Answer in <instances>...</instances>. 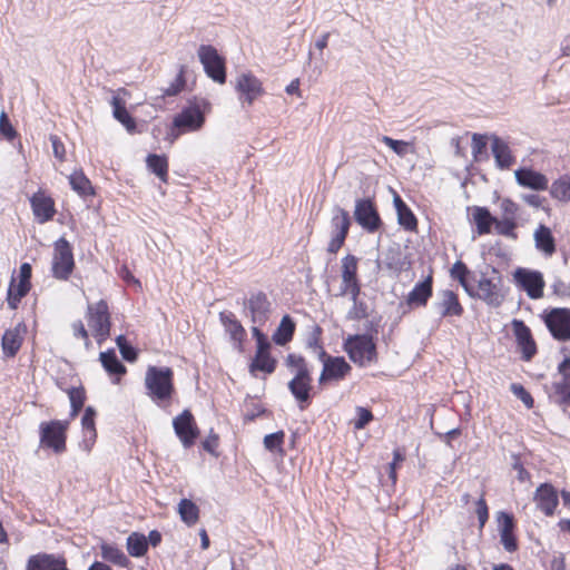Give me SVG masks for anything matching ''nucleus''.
Listing matches in <instances>:
<instances>
[{"label": "nucleus", "mask_w": 570, "mask_h": 570, "mask_svg": "<svg viewBox=\"0 0 570 570\" xmlns=\"http://www.w3.org/2000/svg\"><path fill=\"white\" fill-rule=\"evenodd\" d=\"M145 387L147 390L146 394L157 406L161 409L169 406L176 394L173 368L169 366H149L145 376Z\"/></svg>", "instance_id": "f257e3e1"}, {"label": "nucleus", "mask_w": 570, "mask_h": 570, "mask_svg": "<svg viewBox=\"0 0 570 570\" xmlns=\"http://www.w3.org/2000/svg\"><path fill=\"white\" fill-rule=\"evenodd\" d=\"M493 277H487V272H481V277L478 279V289L473 286L472 298H478L484 302L489 307L498 308L505 301L508 288L503 287V278L500 271L494 266H489Z\"/></svg>", "instance_id": "f03ea898"}, {"label": "nucleus", "mask_w": 570, "mask_h": 570, "mask_svg": "<svg viewBox=\"0 0 570 570\" xmlns=\"http://www.w3.org/2000/svg\"><path fill=\"white\" fill-rule=\"evenodd\" d=\"M209 110L210 102L207 99L194 97L174 116V127H181L185 132L197 131L204 126L205 114Z\"/></svg>", "instance_id": "7ed1b4c3"}, {"label": "nucleus", "mask_w": 570, "mask_h": 570, "mask_svg": "<svg viewBox=\"0 0 570 570\" xmlns=\"http://www.w3.org/2000/svg\"><path fill=\"white\" fill-rule=\"evenodd\" d=\"M70 420H51L39 425V440L42 449H49L56 454H61L67 449V432Z\"/></svg>", "instance_id": "20e7f679"}, {"label": "nucleus", "mask_w": 570, "mask_h": 570, "mask_svg": "<svg viewBox=\"0 0 570 570\" xmlns=\"http://www.w3.org/2000/svg\"><path fill=\"white\" fill-rule=\"evenodd\" d=\"M344 351L350 360L358 366L377 362L376 341L368 335L353 334L343 343Z\"/></svg>", "instance_id": "39448f33"}, {"label": "nucleus", "mask_w": 570, "mask_h": 570, "mask_svg": "<svg viewBox=\"0 0 570 570\" xmlns=\"http://www.w3.org/2000/svg\"><path fill=\"white\" fill-rule=\"evenodd\" d=\"M76 267L73 248L70 242L61 236L53 243L51 263L52 277L58 281H68Z\"/></svg>", "instance_id": "423d86ee"}, {"label": "nucleus", "mask_w": 570, "mask_h": 570, "mask_svg": "<svg viewBox=\"0 0 570 570\" xmlns=\"http://www.w3.org/2000/svg\"><path fill=\"white\" fill-rule=\"evenodd\" d=\"M86 318L94 336L97 338V343L101 345L110 336L112 325L107 301L100 299L97 303H89Z\"/></svg>", "instance_id": "0eeeda50"}, {"label": "nucleus", "mask_w": 570, "mask_h": 570, "mask_svg": "<svg viewBox=\"0 0 570 570\" xmlns=\"http://www.w3.org/2000/svg\"><path fill=\"white\" fill-rule=\"evenodd\" d=\"M197 56L206 76L214 82L224 85L227 79L226 58L212 45H200Z\"/></svg>", "instance_id": "6e6552de"}, {"label": "nucleus", "mask_w": 570, "mask_h": 570, "mask_svg": "<svg viewBox=\"0 0 570 570\" xmlns=\"http://www.w3.org/2000/svg\"><path fill=\"white\" fill-rule=\"evenodd\" d=\"M512 281L531 299H540L544 295L546 281L538 269L517 267L512 272Z\"/></svg>", "instance_id": "1a4fd4ad"}, {"label": "nucleus", "mask_w": 570, "mask_h": 570, "mask_svg": "<svg viewBox=\"0 0 570 570\" xmlns=\"http://www.w3.org/2000/svg\"><path fill=\"white\" fill-rule=\"evenodd\" d=\"M353 218L368 234H374L383 227L375 200L371 197L355 200Z\"/></svg>", "instance_id": "9d476101"}, {"label": "nucleus", "mask_w": 570, "mask_h": 570, "mask_svg": "<svg viewBox=\"0 0 570 570\" xmlns=\"http://www.w3.org/2000/svg\"><path fill=\"white\" fill-rule=\"evenodd\" d=\"M541 318L554 340L559 342L570 341V308H547L543 311Z\"/></svg>", "instance_id": "9b49d317"}, {"label": "nucleus", "mask_w": 570, "mask_h": 570, "mask_svg": "<svg viewBox=\"0 0 570 570\" xmlns=\"http://www.w3.org/2000/svg\"><path fill=\"white\" fill-rule=\"evenodd\" d=\"M244 312L253 324L264 325L271 317L273 305L267 294L263 291H255L249 297L243 299Z\"/></svg>", "instance_id": "f8f14e48"}, {"label": "nucleus", "mask_w": 570, "mask_h": 570, "mask_svg": "<svg viewBox=\"0 0 570 570\" xmlns=\"http://www.w3.org/2000/svg\"><path fill=\"white\" fill-rule=\"evenodd\" d=\"M352 225V218L348 212L340 206L334 209L331 219L332 238L327 245L330 254H336L345 244Z\"/></svg>", "instance_id": "ddd939ff"}, {"label": "nucleus", "mask_w": 570, "mask_h": 570, "mask_svg": "<svg viewBox=\"0 0 570 570\" xmlns=\"http://www.w3.org/2000/svg\"><path fill=\"white\" fill-rule=\"evenodd\" d=\"M511 328L520 358L523 362H531L538 354V345L531 332V328L522 320L513 318Z\"/></svg>", "instance_id": "4468645a"}, {"label": "nucleus", "mask_w": 570, "mask_h": 570, "mask_svg": "<svg viewBox=\"0 0 570 570\" xmlns=\"http://www.w3.org/2000/svg\"><path fill=\"white\" fill-rule=\"evenodd\" d=\"M431 308L438 315L439 321L461 317L464 314V307L459 299V295L451 289L439 291Z\"/></svg>", "instance_id": "2eb2a0df"}, {"label": "nucleus", "mask_w": 570, "mask_h": 570, "mask_svg": "<svg viewBox=\"0 0 570 570\" xmlns=\"http://www.w3.org/2000/svg\"><path fill=\"white\" fill-rule=\"evenodd\" d=\"M173 428L185 449H190L196 443L200 433L189 409H185L179 415L174 417Z\"/></svg>", "instance_id": "dca6fc26"}, {"label": "nucleus", "mask_w": 570, "mask_h": 570, "mask_svg": "<svg viewBox=\"0 0 570 570\" xmlns=\"http://www.w3.org/2000/svg\"><path fill=\"white\" fill-rule=\"evenodd\" d=\"M235 90L243 107L252 106L258 97L265 94L262 81L252 72L237 76Z\"/></svg>", "instance_id": "f3484780"}, {"label": "nucleus", "mask_w": 570, "mask_h": 570, "mask_svg": "<svg viewBox=\"0 0 570 570\" xmlns=\"http://www.w3.org/2000/svg\"><path fill=\"white\" fill-rule=\"evenodd\" d=\"M498 522V531L500 534V542L504 550L514 552L519 549L518 538L515 535L517 521L511 512L499 511L495 515Z\"/></svg>", "instance_id": "a211bd4d"}, {"label": "nucleus", "mask_w": 570, "mask_h": 570, "mask_svg": "<svg viewBox=\"0 0 570 570\" xmlns=\"http://www.w3.org/2000/svg\"><path fill=\"white\" fill-rule=\"evenodd\" d=\"M351 372L352 366L344 356H334L323 366L318 377V385L326 386L331 383H338L345 380Z\"/></svg>", "instance_id": "6ab92c4d"}, {"label": "nucleus", "mask_w": 570, "mask_h": 570, "mask_svg": "<svg viewBox=\"0 0 570 570\" xmlns=\"http://www.w3.org/2000/svg\"><path fill=\"white\" fill-rule=\"evenodd\" d=\"M558 373L562 379L552 383L553 395H550V399H553L556 404L566 410L570 406V356H564L559 363Z\"/></svg>", "instance_id": "aec40b11"}, {"label": "nucleus", "mask_w": 570, "mask_h": 570, "mask_svg": "<svg viewBox=\"0 0 570 570\" xmlns=\"http://www.w3.org/2000/svg\"><path fill=\"white\" fill-rule=\"evenodd\" d=\"M313 377L312 375H294L287 383V389L294 400L297 402L299 410H306L313 401Z\"/></svg>", "instance_id": "412c9836"}, {"label": "nucleus", "mask_w": 570, "mask_h": 570, "mask_svg": "<svg viewBox=\"0 0 570 570\" xmlns=\"http://www.w3.org/2000/svg\"><path fill=\"white\" fill-rule=\"evenodd\" d=\"M533 501L544 515L551 517L559 504V492L552 483L543 482L535 489Z\"/></svg>", "instance_id": "4be33fe9"}, {"label": "nucleus", "mask_w": 570, "mask_h": 570, "mask_svg": "<svg viewBox=\"0 0 570 570\" xmlns=\"http://www.w3.org/2000/svg\"><path fill=\"white\" fill-rule=\"evenodd\" d=\"M29 202L32 214L39 224H46L53 219L57 210L51 196L38 190L29 198Z\"/></svg>", "instance_id": "5701e85b"}, {"label": "nucleus", "mask_w": 570, "mask_h": 570, "mask_svg": "<svg viewBox=\"0 0 570 570\" xmlns=\"http://www.w3.org/2000/svg\"><path fill=\"white\" fill-rule=\"evenodd\" d=\"M26 570H70L62 554L39 552L28 558Z\"/></svg>", "instance_id": "b1692460"}, {"label": "nucleus", "mask_w": 570, "mask_h": 570, "mask_svg": "<svg viewBox=\"0 0 570 570\" xmlns=\"http://www.w3.org/2000/svg\"><path fill=\"white\" fill-rule=\"evenodd\" d=\"M514 177L518 185L535 191L547 190L549 187L547 176L531 167L518 168L514 171Z\"/></svg>", "instance_id": "393cba45"}, {"label": "nucleus", "mask_w": 570, "mask_h": 570, "mask_svg": "<svg viewBox=\"0 0 570 570\" xmlns=\"http://www.w3.org/2000/svg\"><path fill=\"white\" fill-rule=\"evenodd\" d=\"M433 295V277L428 275L424 279L417 282L407 294L405 304L410 308L426 306Z\"/></svg>", "instance_id": "a878e982"}, {"label": "nucleus", "mask_w": 570, "mask_h": 570, "mask_svg": "<svg viewBox=\"0 0 570 570\" xmlns=\"http://www.w3.org/2000/svg\"><path fill=\"white\" fill-rule=\"evenodd\" d=\"M490 139L495 166L501 170L511 168L515 164V157L512 155L509 145L495 134H492Z\"/></svg>", "instance_id": "bb28decb"}, {"label": "nucleus", "mask_w": 570, "mask_h": 570, "mask_svg": "<svg viewBox=\"0 0 570 570\" xmlns=\"http://www.w3.org/2000/svg\"><path fill=\"white\" fill-rule=\"evenodd\" d=\"M26 324L19 323L13 330H6L1 337V347L2 353L6 357H14L23 342V337L21 336V331L26 332Z\"/></svg>", "instance_id": "cd10ccee"}, {"label": "nucleus", "mask_w": 570, "mask_h": 570, "mask_svg": "<svg viewBox=\"0 0 570 570\" xmlns=\"http://www.w3.org/2000/svg\"><path fill=\"white\" fill-rule=\"evenodd\" d=\"M219 320L226 332L229 333L230 338L237 343L238 351L243 352V341L247 333L242 323L236 318L233 312H220Z\"/></svg>", "instance_id": "c85d7f7f"}, {"label": "nucleus", "mask_w": 570, "mask_h": 570, "mask_svg": "<svg viewBox=\"0 0 570 570\" xmlns=\"http://www.w3.org/2000/svg\"><path fill=\"white\" fill-rule=\"evenodd\" d=\"M99 361L104 370L114 376V383H118L120 377L126 374L127 368L124 363L118 358L115 348H108L99 354Z\"/></svg>", "instance_id": "c756f323"}, {"label": "nucleus", "mask_w": 570, "mask_h": 570, "mask_svg": "<svg viewBox=\"0 0 570 570\" xmlns=\"http://www.w3.org/2000/svg\"><path fill=\"white\" fill-rule=\"evenodd\" d=\"M393 204L397 215V223L409 232H415L417 229V218L402 199V197L394 191Z\"/></svg>", "instance_id": "7c9ffc66"}, {"label": "nucleus", "mask_w": 570, "mask_h": 570, "mask_svg": "<svg viewBox=\"0 0 570 570\" xmlns=\"http://www.w3.org/2000/svg\"><path fill=\"white\" fill-rule=\"evenodd\" d=\"M471 209L472 223L475 226L476 234L480 236L490 234L497 220V216L492 215L490 209L485 206H473Z\"/></svg>", "instance_id": "2f4dec72"}, {"label": "nucleus", "mask_w": 570, "mask_h": 570, "mask_svg": "<svg viewBox=\"0 0 570 570\" xmlns=\"http://www.w3.org/2000/svg\"><path fill=\"white\" fill-rule=\"evenodd\" d=\"M112 106V116L119 121L128 132H135L137 129L136 119L126 108V101L119 95H115L110 101Z\"/></svg>", "instance_id": "473e14b6"}, {"label": "nucleus", "mask_w": 570, "mask_h": 570, "mask_svg": "<svg viewBox=\"0 0 570 570\" xmlns=\"http://www.w3.org/2000/svg\"><path fill=\"white\" fill-rule=\"evenodd\" d=\"M296 331V322L289 315L285 314L272 335L273 342L278 346H285L292 342Z\"/></svg>", "instance_id": "72a5a7b5"}, {"label": "nucleus", "mask_w": 570, "mask_h": 570, "mask_svg": "<svg viewBox=\"0 0 570 570\" xmlns=\"http://www.w3.org/2000/svg\"><path fill=\"white\" fill-rule=\"evenodd\" d=\"M535 247L547 256H552L557 250L556 238L550 227L540 224L533 234Z\"/></svg>", "instance_id": "f704fd0d"}, {"label": "nucleus", "mask_w": 570, "mask_h": 570, "mask_svg": "<svg viewBox=\"0 0 570 570\" xmlns=\"http://www.w3.org/2000/svg\"><path fill=\"white\" fill-rule=\"evenodd\" d=\"M99 548L104 562L121 568H129L131 566L129 558L116 544L102 541Z\"/></svg>", "instance_id": "c9c22d12"}, {"label": "nucleus", "mask_w": 570, "mask_h": 570, "mask_svg": "<svg viewBox=\"0 0 570 570\" xmlns=\"http://www.w3.org/2000/svg\"><path fill=\"white\" fill-rule=\"evenodd\" d=\"M277 367V360L272 356L271 350L261 351V353H255L252 362L249 363V373L255 375L257 371L263 372L265 374H273Z\"/></svg>", "instance_id": "e433bc0d"}, {"label": "nucleus", "mask_w": 570, "mask_h": 570, "mask_svg": "<svg viewBox=\"0 0 570 570\" xmlns=\"http://www.w3.org/2000/svg\"><path fill=\"white\" fill-rule=\"evenodd\" d=\"M450 275L460 283L468 295H472L473 285L471 282H476V279L464 262L456 261L450 269Z\"/></svg>", "instance_id": "4c0bfd02"}, {"label": "nucleus", "mask_w": 570, "mask_h": 570, "mask_svg": "<svg viewBox=\"0 0 570 570\" xmlns=\"http://www.w3.org/2000/svg\"><path fill=\"white\" fill-rule=\"evenodd\" d=\"M147 169L157 176L163 183L168 181V157L165 154H148L146 157Z\"/></svg>", "instance_id": "58836bf2"}, {"label": "nucleus", "mask_w": 570, "mask_h": 570, "mask_svg": "<svg viewBox=\"0 0 570 570\" xmlns=\"http://www.w3.org/2000/svg\"><path fill=\"white\" fill-rule=\"evenodd\" d=\"M69 184L80 197L95 196L96 191L91 181L82 170H76L69 176Z\"/></svg>", "instance_id": "ea45409f"}, {"label": "nucleus", "mask_w": 570, "mask_h": 570, "mask_svg": "<svg viewBox=\"0 0 570 570\" xmlns=\"http://www.w3.org/2000/svg\"><path fill=\"white\" fill-rule=\"evenodd\" d=\"M126 548L129 556L141 558L148 552L147 538L141 532H132L126 540Z\"/></svg>", "instance_id": "a19ab883"}, {"label": "nucleus", "mask_w": 570, "mask_h": 570, "mask_svg": "<svg viewBox=\"0 0 570 570\" xmlns=\"http://www.w3.org/2000/svg\"><path fill=\"white\" fill-rule=\"evenodd\" d=\"M178 513L184 523L194 525L199 520V508L190 499H181L178 503Z\"/></svg>", "instance_id": "79ce46f5"}, {"label": "nucleus", "mask_w": 570, "mask_h": 570, "mask_svg": "<svg viewBox=\"0 0 570 570\" xmlns=\"http://www.w3.org/2000/svg\"><path fill=\"white\" fill-rule=\"evenodd\" d=\"M30 287L20 285L17 283L14 277L11 281L7 291V303L10 309H17L21 299L28 295Z\"/></svg>", "instance_id": "37998d69"}, {"label": "nucleus", "mask_w": 570, "mask_h": 570, "mask_svg": "<svg viewBox=\"0 0 570 570\" xmlns=\"http://www.w3.org/2000/svg\"><path fill=\"white\" fill-rule=\"evenodd\" d=\"M284 364L287 368L295 372L294 375H312L306 358L301 354L288 353L284 360Z\"/></svg>", "instance_id": "c03bdc74"}, {"label": "nucleus", "mask_w": 570, "mask_h": 570, "mask_svg": "<svg viewBox=\"0 0 570 570\" xmlns=\"http://www.w3.org/2000/svg\"><path fill=\"white\" fill-rule=\"evenodd\" d=\"M550 195L558 200L570 202V174L552 183L550 186Z\"/></svg>", "instance_id": "a18cd8bd"}, {"label": "nucleus", "mask_w": 570, "mask_h": 570, "mask_svg": "<svg viewBox=\"0 0 570 570\" xmlns=\"http://www.w3.org/2000/svg\"><path fill=\"white\" fill-rule=\"evenodd\" d=\"M489 139L490 136H488L487 134L474 132L472 135V156L474 161L480 163L489 158V154L487 150Z\"/></svg>", "instance_id": "49530a36"}, {"label": "nucleus", "mask_w": 570, "mask_h": 570, "mask_svg": "<svg viewBox=\"0 0 570 570\" xmlns=\"http://www.w3.org/2000/svg\"><path fill=\"white\" fill-rule=\"evenodd\" d=\"M357 263L358 258L352 254L342 258V284L358 279Z\"/></svg>", "instance_id": "de8ad7c7"}, {"label": "nucleus", "mask_w": 570, "mask_h": 570, "mask_svg": "<svg viewBox=\"0 0 570 570\" xmlns=\"http://www.w3.org/2000/svg\"><path fill=\"white\" fill-rule=\"evenodd\" d=\"M518 220L511 219L508 217L498 218L494 223V230L498 235L511 238L515 240L518 238V234L515 229L518 228Z\"/></svg>", "instance_id": "09e8293b"}, {"label": "nucleus", "mask_w": 570, "mask_h": 570, "mask_svg": "<svg viewBox=\"0 0 570 570\" xmlns=\"http://www.w3.org/2000/svg\"><path fill=\"white\" fill-rule=\"evenodd\" d=\"M284 442H285V432L283 430L276 431L274 433L266 434L263 440L264 448L269 452H276L279 455H284Z\"/></svg>", "instance_id": "8fccbe9b"}, {"label": "nucleus", "mask_w": 570, "mask_h": 570, "mask_svg": "<svg viewBox=\"0 0 570 570\" xmlns=\"http://www.w3.org/2000/svg\"><path fill=\"white\" fill-rule=\"evenodd\" d=\"M96 416H97V412L94 406L89 405V406L85 407L83 414L81 417V426H82V431L85 432V434H87V433L90 434V440H92V442L97 438Z\"/></svg>", "instance_id": "3c124183"}, {"label": "nucleus", "mask_w": 570, "mask_h": 570, "mask_svg": "<svg viewBox=\"0 0 570 570\" xmlns=\"http://www.w3.org/2000/svg\"><path fill=\"white\" fill-rule=\"evenodd\" d=\"M355 412L356 416L351 423L357 431L364 430L374 420L373 412L370 407L356 406Z\"/></svg>", "instance_id": "603ef678"}, {"label": "nucleus", "mask_w": 570, "mask_h": 570, "mask_svg": "<svg viewBox=\"0 0 570 570\" xmlns=\"http://www.w3.org/2000/svg\"><path fill=\"white\" fill-rule=\"evenodd\" d=\"M186 87V66L181 65L174 81L164 89V96L174 97L184 90Z\"/></svg>", "instance_id": "864d4df0"}, {"label": "nucleus", "mask_w": 570, "mask_h": 570, "mask_svg": "<svg viewBox=\"0 0 570 570\" xmlns=\"http://www.w3.org/2000/svg\"><path fill=\"white\" fill-rule=\"evenodd\" d=\"M510 391L524 404L527 409H532L534 406V399L522 384L512 383L510 385Z\"/></svg>", "instance_id": "5fc2aeb1"}, {"label": "nucleus", "mask_w": 570, "mask_h": 570, "mask_svg": "<svg viewBox=\"0 0 570 570\" xmlns=\"http://www.w3.org/2000/svg\"><path fill=\"white\" fill-rule=\"evenodd\" d=\"M0 135L8 141H12L18 137V131L11 124V120L6 111L0 114Z\"/></svg>", "instance_id": "6e6d98bb"}, {"label": "nucleus", "mask_w": 570, "mask_h": 570, "mask_svg": "<svg viewBox=\"0 0 570 570\" xmlns=\"http://www.w3.org/2000/svg\"><path fill=\"white\" fill-rule=\"evenodd\" d=\"M368 317V306L365 302L356 299L352 308L347 312L346 318L350 321H361Z\"/></svg>", "instance_id": "4d7b16f0"}, {"label": "nucleus", "mask_w": 570, "mask_h": 570, "mask_svg": "<svg viewBox=\"0 0 570 570\" xmlns=\"http://www.w3.org/2000/svg\"><path fill=\"white\" fill-rule=\"evenodd\" d=\"M70 405L83 409L87 400L86 390L82 385L71 386L67 390Z\"/></svg>", "instance_id": "13d9d810"}, {"label": "nucleus", "mask_w": 570, "mask_h": 570, "mask_svg": "<svg viewBox=\"0 0 570 570\" xmlns=\"http://www.w3.org/2000/svg\"><path fill=\"white\" fill-rule=\"evenodd\" d=\"M381 141L390 147L397 156H405L409 151L410 142L394 139L390 136H382Z\"/></svg>", "instance_id": "bf43d9fd"}, {"label": "nucleus", "mask_w": 570, "mask_h": 570, "mask_svg": "<svg viewBox=\"0 0 570 570\" xmlns=\"http://www.w3.org/2000/svg\"><path fill=\"white\" fill-rule=\"evenodd\" d=\"M475 505H476L475 513H476L478 521H479V529L482 530L489 520V507H488V503H487L485 499L483 498V495H481L478 499V501L475 502Z\"/></svg>", "instance_id": "052dcab7"}, {"label": "nucleus", "mask_w": 570, "mask_h": 570, "mask_svg": "<svg viewBox=\"0 0 570 570\" xmlns=\"http://www.w3.org/2000/svg\"><path fill=\"white\" fill-rule=\"evenodd\" d=\"M405 454L400 450L395 449L393 451V460L391 463H389V478L392 480L393 483L397 480V472L396 470L399 466L404 462Z\"/></svg>", "instance_id": "680f3d73"}, {"label": "nucleus", "mask_w": 570, "mask_h": 570, "mask_svg": "<svg viewBox=\"0 0 570 570\" xmlns=\"http://www.w3.org/2000/svg\"><path fill=\"white\" fill-rule=\"evenodd\" d=\"M501 217H508L518 220L519 205L510 198H503L501 204Z\"/></svg>", "instance_id": "e2e57ef3"}, {"label": "nucleus", "mask_w": 570, "mask_h": 570, "mask_svg": "<svg viewBox=\"0 0 570 570\" xmlns=\"http://www.w3.org/2000/svg\"><path fill=\"white\" fill-rule=\"evenodd\" d=\"M252 335L256 341V353H261V351L264 350H271V343L267 335L258 326L252 327Z\"/></svg>", "instance_id": "0e129e2a"}, {"label": "nucleus", "mask_w": 570, "mask_h": 570, "mask_svg": "<svg viewBox=\"0 0 570 570\" xmlns=\"http://www.w3.org/2000/svg\"><path fill=\"white\" fill-rule=\"evenodd\" d=\"M322 334H323V328L320 325L315 324L313 326L312 331L307 335L306 347L309 350H316L317 347L323 345L322 344Z\"/></svg>", "instance_id": "69168bd1"}, {"label": "nucleus", "mask_w": 570, "mask_h": 570, "mask_svg": "<svg viewBox=\"0 0 570 570\" xmlns=\"http://www.w3.org/2000/svg\"><path fill=\"white\" fill-rule=\"evenodd\" d=\"M361 287H362V285H361L360 279L353 281L351 283H343L341 286L340 295L343 296V295L350 294L352 302H356V299H358V296L361 294Z\"/></svg>", "instance_id": "338daca9"}, {"label": "nucleus", "mask_w": 570, "mask_h": 570, "mask_svg": "<svg viewBox=\"0 0 570 570\" xmlns=\"http://www.w3.org/2000/svg\"><path fill=\"white\" fill-rule=\"evenodd\" d=\"M218 444H219V436H218V434L214 433L213 430H210V433L208 434V436L202 442V446H203L204 451L208 452L209 454H212L216 458L219 455L216 451V449L218 448Z\"/></svg>", "instance_id": "774afa93"}]
</instances>
